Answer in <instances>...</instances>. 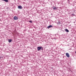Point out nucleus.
<instances>
[{
	"label": "nucleus",
	"instance_id": "obj_1",
	"mask_svg": "<svg viewBox=\"0 0 76 76\" xmlns=\"http://www.w3.org/2000/svg\"><path fill=\"white\" fill-rule=\"evenodd\" d=\"M43 49V48H42V47L40 46V47H37V50L38 51H39L40 50H41L42 49Z\"/></svg>",
	"mask_w": 76,
	"mask_h": 76
},
{
	"label": "nucleus",
	"instance_id": "obj_2",
	"mask_svg": "<svg viewBox=\"0 0 76 76\" xmlns=\"http://www.w3.org/2000/svg\"><path fill=\"white\" fill-rule=\"evenodd\" d=\"M66 56L67 57H70V55L68 53H66Z\"/></svg>",
	"mask_w": 76,
	"mask_h": 76
},
{
	"label": "nucleus",
	"instance_id": "obj_3",
	"mask_svg": "<svg viewBox=\"0 0 76 76\" xmlns=\"http://www.w3.org/2000/svg\"><path fill=\"white\" fill-rule=\"evenodd\" d=\"M18 18L17 17H16V16L14 17V20H18Z\"/></svg>",
	"mask_w": 76,
	"mask_h": 76
},
{
	"label": "nucleus",
	"instance_id": "obj_4",
	"mask_svg": "<svg viewBox=\"0 0 76 76\" xmlns=\"http://www.w3.org/2000/svg\"><path fill=\"white\" fill-rule=\"evenodd\" d=\"M18 9H22V7L21 6H18Z\"/></svg>",
	"mask_w": 76,
	"mask_h": 76
},
{
	"label": "nucleus",
	"instance_id": "obj_5",
	"mask_svg": "<svg viewBox=\"0 0 76 76\" xmlns=\"http://www.w3.org/2000/svg\"><path fill=\"white\" fill-rule=\"evenodd\" d=\"M53 27V26H51V25H50L49 26L47 27V28L48 29H49V28H51Z\"/></svg>",
	"mask_w": 76,
	"mask_h": 76
},
{
	"label": "nucleus",
	"instance_id": "obj_6",
	"mask_svg": "<svg viewBox=\"0 0 76 76\" xmlns=\"http://www.w3.org/2000/svg\"><path fill=\"white\" fill-rule=\"evenodd\" d=\"M65 31L66 32H69V30H68V29H65Z\"/></svg>",
	"mask_w": 76,
	"mask_h": 76
},
{
	"label": "nucleus",
	"instance_id": "obj_7",
	"mask_svg": "<svg viewBox=\"0 0 76 76\" xmlns=\"http://www.w3.org/2000/svg\"><path fill=\"white\" fill-rule=\"evenodd\" d=\"M12 41V39L8 40V42H11Z\"/></svg>",
	"mask_w": 76,
	"mask_h": 76
},
{
	"label": "nucleus",
	"instance_id": "obj_8",
	"mask_svg": "<svg viewBox=\"0 0 76 76\" xmlns=\"http://www.w3.org/2000/svg\"><path fill=\"white\" fill-rule=\"evenodd\" d=\"M3 1H5V2H6L7 3L8 2V1H8V0H3Z\"/></svg>",
	"mask_w": 76,
	"mask_h": 76
},
{
	"label": "nucleus",
	"instance_id": "obj_9",
	"mask_svg": "<svg viewBox=\"0 0 76 76\" xmlns=\"http://www.w3.org/2000/svg\"><path fill=\"white\" fill-rule=\"evenodd\" d=\"M53 9L54 10H56L57 9L56 7H53Z\"/></svg>",
	"mask_w": 76,
	"mask_h": 76
},
{
	"label": "nucleus",
	"instance_id": "obj_10",
	"mask_svg": "<svg viewBox=\"0 0 76 76\" xmlns=\"http://www.w3.org/2000/svg\"><path fill=\"white\" fill-rule=\"evenodd\" d=\"M29 22L30 23H32V21H31V20L29 21Z\"/></svg>",
	"mask_w": 76,
	"mask_h": 76
},
{
	"label": "nucleus",
	"instance_id": "obj_11",
	"mask_svg": "<svg viewBox=\"0 0 76 76\" xmlns=\"http://www.w3.org/2000/svg\"><path fill=\"white\" fill-rule=\"evenodd\" d=\"M0 60H1V57H0Z\"/></svg>",
	"mask_w": 76,
	"mask_h": 76
},
{
	"label": "nucleus",
	"instance_id": "obj_12",
	"mask_svg": "<svg viewBox=\"0 0 76 76\" xmlns=\"http://www.w3.org/2000/svg\"><path fill=\"white\" fill-rule=\"evenodd\" d=\"M75 54H76V52H75Z\"/></svg>",
	"mask_w": 76,
	"mask_h": 76
}]
</instances>
